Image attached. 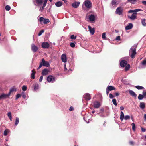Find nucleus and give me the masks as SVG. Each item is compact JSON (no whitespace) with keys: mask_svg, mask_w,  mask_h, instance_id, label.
Segmentation results:
<instances>
[{"mask_svg":"<svg viewBox=\"0 0 146 146\" xmlns=\"http://www.w3.org/2000/svg\"><path fill=\"white\" fill-rule=\"evenodd\" d=\"M130 118V117L129 115H126L124 117V114L123 112L121 111V115L120 117V119L121 121H122L124 119L125 120L129 119Z\"/></svg>","mask_w":146,"mask_h":146,"instance_id":"1","label":"nucleus"},{"mask_svg":"<svg viewBox=\"0 0 146 146\" xmlns=\"http://www.w3.org/2000/svg\"><path fill=\"white\" fill-rule=\"evenodd\" d=\"M135 48H131L129 51V55L131 58H134L135 55L136 54Z\"/></svg>","mask_w":146,"mask_h":146,"instance_id":"2","label":"nucleus"},{"mask_svg":"<svg viewBox=\"0 0 146 146\" xmlns=\"http://www.w3.org/2000/svg\"><path fill=\"white\" fill-rule=\"evenodd\" d=\"M123 10V8L121 7H117L116 9V13L119 15H121L122 13Z\"/></svg>","mask_w":146,"mask_h":146,"instance_id":"3","label":"nucleus"},{"mask_svg":"<svg viewBox=\"0 0 146 146\" xmlns=\"http://www.w3.org/2000/svg\"><path fill=\"white\" fill-rule=\"evenodd\" d=\"M39 21L41 23L43 21V23L44 24H47L50 21L48 19H44L42 17L40 18Z\"/></svg>","mask_w":146,"mask_h":146,"instance_id":"4","label":"nucleus"},{"mask_svg":"<svg viewBox=\"0 0 146 146\" xmlns=\"http://www.w3.org/2000/svg\"><path fill=\"white\" fill-rule=\"evenodd\" d=\"M84 4L85 6L87 8H90L92 7V3L89 0L86 1Z\"/></svg>","mask_w":146,"mask_h":146,"instance_id":"5","label":"nucleus"},{"mask_svg":"<svg viewBox=\"0 0 146 146\" xmlns=\"http://www.w3.org/2000/svg\"><path fill=\"white\" fill-rule=\"evenodd\" d=\"M83 98H84L86 101L89 100L91 99L90 95L89 93H86L84 94Z\"/></svg>","mask_w":146,"mask_h":146,"instance_id":"6","label":"nucleus"},{"mask_svg":"<svg viewBox=\"0 0 146 146\" xmlns=\"http://www.w3.org/2000/svg\"><path fill=\"white\" fill-rule=\"evenodd\" d=\"M42 47L44 48H48L50 45L49 43L47 42H44L42 43Z\"/></svg>","mask_w":146,"mask_h":146,"instance_id":"7","label":"nucleus"},{"mask_svg":"<svg viewBox=\"0 0 146 146\" xmlns=\"http://www.w3.org/2000/svg\"><path fill=\"white\" fill-rule=\"evenodd\" d=\"M41 61L44 66L47 67H49L50 66L49 63L48 61H45L44 58L42 59Z\"/></svg>","mask_w":146,"mask_h":146,"instance_id":"8","label":"nucleus"},{"mask_svg":"<svg viewBox=\"0 0 146 146\" xmlns=\"http://www.w3.org/2000/svg\"><path fill=\"white\" fill-rule=\"evenodd\" d=\"M9 96L8 94H4L3 93L0 95V100L6 99L7 98L9 97Z\"/></svg>","mask_w":146,"mask_h":146,"instance_id":"9","label":"nucleus"},{"mask_svg":"<svg viewBox=\"0 0 146 146\" xmlns=\"http://www.w3.org/2000/svg\"><path fill=\"white\" fill-rule=\"evenodd\" d=\"M47 80L48 82H53L55 81V78L52 76L50 75L48 76L47 78Z\"/></svg>","mask_w":146,"mask_h":146,"instance_id":"10","label":"nucleus"},{"mask_svg":"<svg viewBox=\"0 0 146 146\" xmlns=\"http://www.w3.org/2000/svg\"><path fill=\"white\" fill-rule=\"evenodd\" d=\"M80 3V2L75 1L72 4V5L74 8H76L78 7Z\"/></svg>","mask_w":146,"mask_h":146,"instance_id":"11","label":"nucleus"},{"mask_svg":"<svg viewBox=\"0 0 146 146\" xmlns=\"http://www.w3.org/2000/svg\"><path fill=\"white\" fill-rule=\"evenodd\" d=\"M127 62L125 60H121L120 63L121 66L122 67H124L127 64Z\"/></svg>","mask_w":146,"mask_h":146,"instance_id":"12","label":"nucleus"},{"mask_svg":"<svg viewBox=\"0 0 146 146\" xmlns=\"http://www.w3.org/2000/svg\"><path fill=\"white\" fill-rule=\"evenodd\" d=\"M94 107L96 108H98L100 106V104L98 101H95L93 104Z\"/></svg>","mask_w":146,"mask_h":146,"instance_id":"13","label":"nucleus"},{"mask_svg":"<svg viewBox=\"0 0 146 146\" xmlns=\"http://www.w3.org/2000/svg\"><path fill=\"white\" fill-rule=\"evenodd\" d=\"M31 49L34 52H36L38 49V48L35 44H33L31 45Z\"/></svg>","mask_w":146,"mask_h":146,"instance_id":"14","label":"nucleus"},{"mask_svg":"<svg viewBox=\"0 0 146 146\" xmlns=\"http://www.w3.org/2000/svg\"><path fill=\"white\" fill-rule=\"evenodd\" d=\"M61 59L62 61L64 63L66 62L67 61L66 56L64 54H63L62 55Z\"/></svg>","mask_w":146,"mask_h":146,"instance_id":"15","label":"nucleus"},{"mask_svg":"<svg viewBox=\"0 0 146 146\" xmlns=\"http://www.w3.org/2000/svg\"><path fill=\"white\" fill-rule=\"evenodd\" d=\"M88 27L89 29V31L91 34L92 35H93L95 32L94 28H92L90 26H88Z\"/></svg>","mask_w":146,"mask_h":146,"instance_id":"16","label":"nucleus"},{"mask_svg":"<svg viewBox=\"0 0 146 146\" xmlns=\"http://www.w3.org/2000/svg\"><path fill=\"white\" fill-rule=\"evenodd\" d=\"M133 27V25L131 23H130L129 25L125 27V29L126 30H129L131 29Z\"/></svg>","mask_w":146,"mask_h":146,"instance_id":"17","label":"nucleus"},{"mask_svg":"<svg viewBox=\"0 0 146 146\" xmlns=\"http://www.w3.org/2000/svg\"><path fill=\"white\" fill-rule=\"evenodd\" d=\"M48 73V70L46 69H44L42 71V74L43 75H46Z\"/></svg>","mask_w":146,"mask_h":146,"instance_id":"18","label":"nucleus"},{"mask_svg":"<svg viewBox=\"0 0 146 146\" xmlns=\"http://www.w3.org/2000/svg\"><path fill=\"white\" fill-rule=\"evenodd\" d=\"M136 13H133L131 16L130 17V18L132 20H134L136 17Z\"/></svg>","mask_w":146,"mask_h":146,"instance_id":"19","label":"nucleus"},{"mask_svg":"<svg viewBox=\"0 0 146 146\" xmlns=\"http://www.w3.org/2000/svg\"><path fill=\"white\" fill-rule=\"evenodd\" d=\"M35 1L38 6L41 5L43 2V0H35Z\"/></svg>","mask_w":146,"mask_h":146,"instance_id":"20","label":"nucleus"},{"mask_svg":"<svg viewBox=\"0 0 146 146\" xmlns=\"http://www.w3.org/2000/svg\"><path fill=\"white\" fill-rule=\"evenodd\" d=\"M129 92L131 95L135 97H136V94L133 91L130 90L129 91Z\"/></svg>","mask_w":146,"mask_h":146,"instance_id":"21","label":"nucleus"},{"mask_svg":"<svg viewBox=\"0 0 146 146\" xmlns=\"http://www.w3.org/2000/svg\"><path fill=\"white\" fill-rule=\"evenodd\" d=\"M34 89L35 91H36L38 89L39 84L36 83L33 84Z\"/></svg>","mask_w":146,"mask_h":146,"instance_id":"22","label":"nucleus"},{"mask_svg":"<svg viewBox=\"0 0 146 146\" xmlns=\"http://www.w3.org/2000/svg\"><path fill=\"white\" fill-rule=\"evenodd\" d=\"M95 16L93 15H91L89 17V19L90 21H94L95 20Z\"/></svg>","mask_w":146,"mask_h":146,"instance_id":"23","label":"nucleus"},{"mask_svg":"<svg viewBox=\"0 0 146 146\" xmlns=\"http://www.w3.org/2000/svg\"><path fill=\"white\" fill-rule=\"evenodd\" d=\"M32 73H31V77L32 78L34 79L35 78V71L34 69H33L32 71Z\"/></svg>","mask_w":146,"mask_h":146,"instance_id":"24","label":"nucleus"},{"mask_svg":"<svg viewBox=\"0 0 146 146\" xmlns=\"http://www.w3.org/2000/svg\"><path fill=\"white\" fill-rule=\"evenodd\" d=\"M109 91H111L113 90H115V88L113 86H108L106 88Z\"/></svg>","mask_w":146,"mask_h":146,"instance_id":"25","label":"nucleus"},{"mask_svg":"<svg viewBox=\"0 0 146 146\" xmlns=\"http://www.w3.org/2000/svg\"><path fill=\"white\" fill-rule=\"evenodd\" d=\"M139 107L142 109H144L145 108V104L144 102H141L140 104Z\"/></svg>","mask_w":146,"mask_h":146,"instance_id":"26","label":"nucleus"},{"mask_svg":"<svg viewBox=\"0 0 146 146\" xmlns=\"http://www.w3.org/2000/svg\"><path fill=\"white\" fill-rule=\"evenodd\" d=\"M142 25L144 26H146V19H142L141 20Z\"/></svg>","mask_w":146,"mask_h":146,"instance_id":"27","label":"nucleus"},{"mask_svg":"<svg viewBox=\"0 0 146 146\" xmlns=\"http://www.w3.org/2000/svg\"><path fill=\"white\" fill-rule=\"evenodd\" d=\"M55 5L57 7H60L62 5V3L60 1L56 2Z\"/></svg>","mask_w":146,"mask_h":146,"instance_id":"28","label":"nucleus"},{"mask_svg":"<svg viewBox=\"0 0 146 146\" xmlns=\"http://www.w3.org/2000/svg\"><path fill=\"white\" fill-rule=\"evenodd\" d=\"M16 90L15 88H12L10 90L9 92L8 93V94H9V96H10L11 95V93H12L13 91H16Z\"/></svg>","mask_w":146,"mask_h":146,"instance_id":"29","label":"nucleus"},{"mask_svg":"<svg viewBox=\"0 0 146 146\" xmlns=\"http://www.w3.org/2000/svg\"><path fill=\"white\" fill-rule=\"evenodd\" d=\"M117 2L116 0H112L111 2V5L113 6H116V4Z\"/></svg>","mask_w":146,"mask_h":146,"instance_id":"30","label":"nucleus"},{"mask_svg":"<svg viewBox=\"0 0 146 146\" xmlns=\"http://www.w3.org/2000/svg\"><path fill=\"white\" fill-rule=\"evenodd\" d=\"M143 95H141V94H139L138 96V99L139 100L143 99L144 98Z\"/></svg>","mask_w":146,"mask_h":146,"instance_id":"31","label":"nucleus"},{"mask_svg":"<svg viewBox=\"0 0 146 146\" xmlns=\"http://www.w3.org/2000/svg\"><path fill=\"white\" fill-rule=\"evenodd\" d=\"M135 87L138 90H141L144 89V88L143 87L140 86H135Z\"/></svg>","mask_w":146,"mask_h":146,"instance_id":"32","label":"nucleus"},{"mask_svg":"<svg viewBox=\"0 0 146 146\" xmlns=\"http://www.w3.org/2000/svg\"><path fill=\"white\" fill-rule=\"evenodd\" d=\"M5 9L6 10L9 11L10 10L11 7L7 5L5 7Z\"/></svg>","mask_w":146,"mask_h":146,"instance_id":"33","label":"nucleus"},{"mask_svg":"<svg viewBox=\"0 0 146 146\" xmlns=\"http://www.w3.org/2000/svg\"><path fill=\"white\" fill-rule=\"evenodd\" d=\"M130 68V65L129 64H127L125 66V70L126 71L128 70Z\"/></svg>","mask_w":146,"mask_h":146,"instance_id":"34","label":"nucleus"},{"mask_svg":"<svg viewBox=\"0 0 146 146\" xmlns=\"http://www.w3.org/2000/svg\"><path fill=\"white\" fill-rule=\"evenodd\" d=\"M112 102L113 104L115 106L117 105V103L116 100L115 99H113L112 100Z\"/></svg>","mask_w":146,"mask_h":146,"instance_id":"35","label":"nucleus"},{"mask_svg":"<svg viewBox=\"0 0 146 146\" xmlns=\"http://www.w3.org/2000/svg\"><path fill=\"white\" fill-rule=\"evenodd\" d=\"M76 36H75L74 35H72L70 36V38L71 39H75L76 38Z\"/></svg>","mask_w":146,"mask_h":146,"instance_id":"36","label":"nucleus"},{"mask_svg":"<svg viewBox=\"0 0 146 146\" xmlns=\"http://www.w3.org/2000/svg\"><path fill=\"white\" fill-rule=\"evenodd\" d=\"M19 122V118L18 117H16V121H15V125H17Z\"/></svg>","mask_w":146,"mask_h":146,"instance_id":"37","label":"nucleus"},{"mask_svg":"<svg viewBox=\"0 0 146 146\" xmlns=\"http://www.w3.org/2000/svg\"><path fill=\"white\" fill-rule=\"evenodd\" d=\"M27 87L25 85L23 86L22 87V90L23 91H26L27 90Z\"/></svg>","mask_w":146,"mask_h":146,"instance_id":"38","label":"nucleus"},{"mask_svg":"<svg viewBox=\"0 0 146 146\" xmlns=\"http://www.w3.org/2000/svg\"><path fill=\"white\" fill-rule=\"evenodd\" d=\"M44 30L43 29L41 30L38 34V36H40L42 35V34L44 33Z\"/></svg>","mask_w":146,"mask_h":146,"instance_id":"39","label":"nucleus"},{"mask_svg":"<svg viewBox=\"0 0 146 146\" xmlns=\"http://www.w3.org/2000/svg\"><path fill=\"white\" fill-rule=\"evenodd\" d=\"M128 1L132 4H134V3L136 1V0H128Z\"/></svg>","mask_w":146,"mask_h":146,"instance_id":"40","label":"nucleus"},{"mask_svg":"<svg viewBox=\"0 0 146 146\" xmlns=\"http://www.w3.org/2000/svg\"><path fill=\"white\" fill-rule=\"evenodd\" d=\"M106 33H103L102 35V38L104 39H105L106 38Z\"/></svg>","mask_w":146,"mask_h":146,"instance_id":"41","label":"nucleus"},{"mask_svg":"<svg viewBox=\"0 0 146 146\" xmlns=\"http://www.w3.org/2000/svg\"><path fill=\"white\" fill-rule=\"evenodd\" d=\"M131 125L132 127V129L133 130H135V125L134 123H132L131 124Z\"/></svg>","mask_w":146,"mask_h":146,"instance_id":"42","label":"nucleus"},{"mask_svg":"<svg viewBox=\"0 0 146 146\" xmlns=\"http://www.w3.org/2000/svg\"><path fill=\"white\" fill-rule=\"evenodd\" d=\"M70 46L72 48L74 47L75 46V44L73 42H71L70 43Z\"/></svg>","mask_w":146,"mask_h":146,"instance_id":"43","label":"nucleus"},{"mask_svg":"<svg viewBox=\"0 0 146 146\" xmlns=\"http://www.w3.org/2000/svg\"><path fill=\"white\" fill-rule=\"evenodd\" d=\"M142 64L143 65H146V60H144L142 61Z\"/></svg>","mask_w":146,"mask_h":146,"instance_id":"44","label":"nucleus"},{"mask_svg":"<svg viewBox=\"0 0 146 146\" xmlns=\"http://www.w3.org/2000/svg\"><path fill=\"white\" fill-rule=\"evenodd\" d=\"M8 134V131L7 130H5L4 132V135L5 136H6Z\"/></svg>","mask_w":146,"mask_h":146,"instance_id":"45","label":"nucleus"},{"mask_svg":"<svg viewBox=\"0 0 146 146\" xmlns=\"http://www.w3.org/2000/svg\"><path fill=\"white\" fill-rule=\"evenodd\" d=\"M8 117L9 118L12 117L11 113V112H9L7 114Z\"/></svg>","mask_w":146,"mask_h":146,"instance_id":"46","label":"nucleus"},{"mask_svg":"<svg viewBox=\"0 0 146 146\" xmlns=\"http://www.w3.org/2000/svg\"><path fill=\"white\" fill-rule=\"evenodd\" d=\"M47 1H48V0H44V1H43L44 3H43V6H44L45 7L46 5V3H47Z\"/></svg>","mask_w":146,"mask_h":146,"instance_id":"47","label":"nucleus"},{"mask_svg":"<svg viewBox=\"0 0 146 146\" xmlns=\"http://www.w3.org/2000/svg\"><path fill=\"white\" fill-rule=\"evenodd\" d=\"M42 66H43V64L41 61L40 63V64L39 65V66L38 67V69H40Z\"/></svg>","mask_w":146,"mask_h":146,"instance_id":"48","label":"nucleus"},{"mask_svg":"<svg viewBox=\"0 0 146 146\" xmlns=\"http://www.w3.org/2000/svg\"><path fill=\"white\" fill-rule=\"evenodd\" d=\"M45 7V6H43L42 7L40 8V9H39V11H40L41 12L42 11H43Z\"/></svg>","mask_w":146,"mask_h":146,"instance_id":"49","label":"nucleus"},{"mask_svg":"<svg viewBox=\"0 0 146 146\" xmlns=\"http://www.w3.org/2000/svg\"><path fill=\"white\" fill-rule=\"evenodd\" d=\"M143 94V95L144 98H146V92L143 91L142 92Z\"/></svg>","mask_w":146,"mask_h":146,"instance_id":"50","label":"nucleus"},{"mask_svg":"<svg viewBox=\"0 0 146 146\" xmlns=\"http://www.w3.org/2000/svg\"><path fill=\"white\" fill-rule=\"evenodd\" d=\"M22 97L24 98H26V95L25 94H24V93H22Z\"/></svg>","mask_w":146,"mask_h":146,"instance_id":"51","label":"nucleus"},{"mask_svg":"<svg viewBox=\"0 0 146 146\" xmlns=\"http://www.w3.org/2000/svg\"><path fill=\"white\" fill-rule=\"evenodd\" d=\"M109 97L110 98H113L114 96L111 93H110L109 94Z\"/></svg>","mask_w":146,"mask_h":146,"instance_id":"52","label":"nucleus"},{"mask_svg":"<svg viewBox=\"0 0 146 146\" xmlns=\"http://www.w3.org/2000/svg\"><path fill=\"white\" fill-rule=\"evenodd\" d=\"M116 40H120V37L119 36H117L116 38Z\"/></svg>","mask_w":146,"mask_h":146,"instance_id":"53","label":"nucleus"},{"mask_svg":"<svg viewBox=\"0 0 146 146\" xmlns=\"http://www.w3.org/2000/svg\"><path fill=\"white\" fill-rule=\"evenodd\" d=\"M129 143L130 145H134V143L132 141H130L129 142Z\"/></svg>","mask_w":146,"mask_h":146,"instance_id":"54","label":"nucleus"},{"mask_svg":"<svg viewBox=\"0 0 146 146\" xmlns=\"http://www.w3.org/2000/svg\"><path fill=\"white\" fill-rule=\"evenodd\" d=\"M21 96V95L19 94H18L16 95V99L19 98Z\"/></svg>","mask_w":146,"mask_h":146,"instance_id":"55","label":"nucleus"},{"mask_svg":"<svg viewBox=\"0 0 146 146\" xmlns=\"http://www.w3.org/2000/svg\"><path fill=\"white\" fill-rule=\"evenodd\" d=\"M43 78V76L42 75L41 76L39 79V81L41 82L42 81Z\"/></svg>","mask_w":146,"mask_h":146,"instance_id":"56","label":"nucleus"},{"mask_svg":"<svg viewBox=\"0 0 146 146\" xmlns=\"http://www.w3.org/2000/svg\"><path fill=\"white\" fill-rule=\"evenodd\" d=\"M74 110L73 107L71 106L69 109V110L70 111H71L73 110Z\"/></svg>","mask_w":146,"mask_h":146,"instance_id":"57","label":"nucleus"},{"mask_svg":"<svg viewBox=\"0 0 146 146\" xmlns=\"http://www.w3.org/2000/svg\"><path fill=\"white\" fill-rule=\"evenodd\" d=\"M141 10V9H136L134 10V12H137L140 11Z\"/></svg>","mask_w":146,"mask_h":146,"instance_id":"58","label":"nucleus"},{"mask_svg":"<svg viewBox=\"0 0 146 146\" xmlns=\"http://www.w3.org/2000/svg\"><path fill=\"white\" fill-rule=\"evenodd\" d=\"M142 3L143 5L146 6V1H143Z\"/></svg>","mask_w":146,"mask_h":146,"instance_id":"59","label":"nucleus"},{"mask_svg":"<svg viewBox=\"0 0 146 146\" xmlns=\"http://www.w3.org/2000/svg\"><path fill=\"white\" fill-rule=\"evenodd\" d=\"M134 12V10H130L128 11V13H132Z\"/></svg>","mask_w":146,"mask_h":146,"instance_id":"60","label":"nucleus"},{"mask_svg":"<svg viewBox=\"0 0 146 146\" xmlns=\"http://www.w3.org/2000/svg\"><path fill=\"white\" fill-rule=\"evenodd\" d=\"M109 90L106 88V94L107 95H108V94L109 92Z\"/></svg>","mask_w":146,"mask_h":146,"instance_id":"61","label":"nucleus"},{"mask_svg":"<svg viewBox=\"0 0 146 146\" xmlns=\"http://www.w3.org/2000/svg\"><path fill=\"white\" fill-rule=\"evenodd\" d=\"M115 95L116 96H118L119 95V94L118 92H116L115 93Z\"/></svg>","mask_w":146,"mask_h":146,"instance_id":"62","label":"nucleus"},{"mask_svg":"<svg viewBox=\"0 0 146 146\" xmlns=\"http://www.w3.org/2000/svg\"><path fill=\"white\" fill-rule=\"evenodd\" d=\"M120 108L121 110H123L124 109V107L122 106L120 107Z\"/></svg>","mask_w":146,"mask_h":146,"instance_id":"63","label":"nucleus"},{"mask_svg":"<svg viewBox=\"0 0 146 146\" xmlns=\"http://www.w3.org/2000/svg\"><path fill=\"white\" fill-rule=\"evenodd\" d=\"M144 118L145 120L146 121V114H145L144 115Z\"/></svg>","mask_w":146,"mask_h":146,"instance_id":"64","label":"nucleus"}]
</instances>
